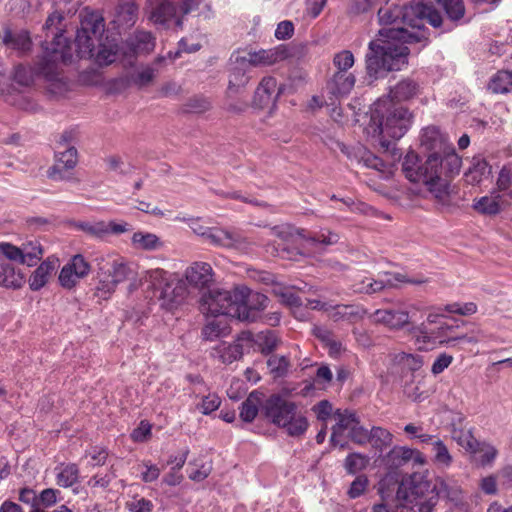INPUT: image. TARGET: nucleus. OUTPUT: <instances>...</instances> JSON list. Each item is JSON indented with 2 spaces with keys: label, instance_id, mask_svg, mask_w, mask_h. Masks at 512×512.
Segmentation results:
<instances>
[{
  "label": "nucleus",
  "instance_id": "nucleus-1",
  "mask_svg": "<svg viewBox=\"0 0 512 512\" xmlns=\"http://www.w3.org/2000/svg\"><path fill=\"white\" fill-rule=\"evenodd\" d=\"M378 19L383 27L380 38L370 41L365 56L366 73L371 80L383 78L390 71H398L408 63V43L427 40L423 30L424 21L438 28L442 25L440 13L428 0H410L407 4H386L378 10Z\"/></svg>",
  "mask_w": 512,
  "mask_h": 512
},
{
  "label": "nucleus",
  "instance_id": "nucleus-2",
  "mask_svg": "<svg viewBox=\"0 0 512 512\" xmlns=\"http://www.w3.org/2000/svg\"><path fill=\"white\" fill-rule=\"evenodd\" d=\"M412 114L401 103L389 97H381L370 109V120L365 130L369 136L378 140L381 149L390 153L393 160L400 159L401 154L395 147L411 125Z\"/></svg>",
  "mask_w": 512,
  "mask_h": 512
},
{
  "label": "nucleus",
  "instance_id": "nucleus-3",
  "mask_svg": "<svg viewBox=\"0 0 512 512\" xmlns=\"http://www.w3.org/2000/svg\"><path fill=\"white\" fill-rule=\"evenodd\" d=\"M50 46L47 42L42 44L44 54L34 68L23 65L15 67L13 79L17 84L28 87L34 82L35 76H43L51 85H57L60 80L58 63L61 61L68 64L72 61V47L67 38L58 32L55 33Z\"/></svg>",
  "mask_w": 512,
  "mask_h": 512
},
{
  "label": "nucleus",
  "instance_id": "nucleus-4",
  "mask_svg": "<svg viewBox=\"0 0 512 512\" xmlns=\"http://www.w3.org/2000/svg\"><path fill=\"white\" fill-rule=\"evenodd\" d=\"M405 177L414 183L422 182L445 208L448 202V168L436 154H429L425 163H419L418 155L408 152L402 163Z\"/></svg>",
  "mask_w": 512,
  "mask_h": 512
},
{
  "label": "nucleus",
  "instance_id": "nucleus-5",
  "mask_svg": "<svg viewBox=\"0 0 512 512\" xmlns=\"http://www.w3.org/2000/svg\"><path fill=\"white\" fill-rule=\"evenodd\" d=\"M262 411L271 423L284 428L289 436H302L308 429V420L298 412L296 403L279 394H273L267 398L262 406Z\"/></svg>",
  "mask_w": 512,
  "mask_h": 512
},
{
  "label": "nucleus",
  "instance_id": "nucleus-6",
  "mask_svg": "<svg viewBox=\"0 0 512 512\" xmlns=\"http://www.w3.org/2000/svg\"><path fill=\"white\" fill-rule=\"evenodd\" d=\"M395 507L415 505L419 512H431L438 500L436 486L425 475L414 472L397 485Z\"/></svg>",
  "mask_w": 512,
  "mask_h": 512
},
{
  "label": "nucleus",
  "instance_id": "nucleus-7",
  "mask_svg": "<svg viewBox=\"0 0 512 512\" xmlns=\"http://www.w3.org/2000/svg\"><path fill=\"white\" fill-rule=\"evenodd\" d=\"M245 290L239 287L233 290L212 289L201 298V310L211 316H229L232 318H247L243 316L245 309L241 305L244 299Z\"/></svg>",
  "mask_w": 512,
  "mask_h": 512
},
{
  "label": "nucleus",
  "instance_id": "nucleus-8",
  "mask_svg": "<svg viewBox=\"0 0 512 512\" xmlns=\"http://www.w3.org/2000/svg\"><path fill=\"white\" fill-rule=\"evenodd\" d=\"M103 31L104 19L99 14L88 13L81 19L75 38L79 58H92L95 55V45Z\"/></svg>",
  "mask_w": 512,
  "mask_h": 512
},
{
  "label": "nucleus",
  "instance_id": "nucleus-9",
  "mask_svg": "<svg viewBox=\"0 0 512 512\" xmlns=\"http://www.w3.org/2000/svg\"><path fill=\"white\" fill-rule=\"evenodd\" d=\"M191 228L195 234L208 239L214 245L234 249L242 253L251 250L252 243L237 231L205 227L198 221H193Z\"/></svg>",
  "mask_w": 512,
  "mask_h": 512
},
{
  "label": "nucleus",
  "instance_id": "nucleus-10",
  "mask_svg": "<svg viewBox=\"0 0 512 512\" xmlns=\"http://www.w3.org/2000/svg\"><path fill=\"white\" fill-rule=\"evenodd\" d=\"M416 344L419 350H431L447 342L448 326L445 315L429 314L426 322L417 328Z\"/></svg>",
  "mask_w": 512,
  "mask_h": 512
},
{
  "label": "nucleus",
  "instance_id": "nucleus-11",
  "mask_svg": "<svg viewBox=\"0 0 512 512\" xmlns=\"http://www.w3.org/2000/svg\"><path fill=\"white\" fill-rule=\"evenodd\" d=\"M97 269L108 276L116 286L125 281H135L137 272L133 264L116 256H101L96 258ZM137 287L135 282L130 283L129 290Z\"/></svg>",
  "mask_w": 512,
  "mask_h": 512
},
{
  "label": "nucleus",
  "instance_id": "nucleus-12",
  "mask_svg": "<svg viewBox=\"0 0 512 512\" xmlns=\"http://www.w3.org/2000/svg\"><path fill=\"white\" fill-rule=\"evenodd\" d=\"M398 282L419 285L424 283V280L409 278L402 273L384 272L379 274L377 279L371 277L363 278L353 285V289L356 293L372 295L385 289L396 287Z\"/></svg>",
  "mask_w": 512,
  "mask_h": 512
},
{
  "label": "nucleus",
  "instance_id": "nucleus-13",
  "mask_svg": "<svg viewBox=\"0 0 512 512\" xmlns=\"http://www.w3.org/2000/svg\"><path fill=\"white\" fill-rule=\"evenodd\" d=\"M292 56V49L288 45L281 44L271 49L250 51L248 57L237 55L235 63L250 66H266L273 65Z\"/></svg>",
  "mask_w": 512,
  "mask_h": 512
},
{
  "label": "nucleus",
  "instance_id": "nucleus-14",
  "mask_svg": "<svg viewBox=\"0 0 512 512\" xmlns=\"http://www.w3.org/2000/svg\"><path fill=\"white\" fill-rule=\"evenodd\" d=\"M145 10L149 21L165 29L169 28L171 21L175 23L179 15L173 0H146Z\"/></svg>",
  "mask_w": 512,
  "mask_h": 512
},
{
  "label": "nucleus",
  "instance_id": "nucleus-15",
  "mask_svg": "<svg viewBox=\"0 0 512 512\" xmlns=\"http://www.w3.org/2000/svg\"><path fill=\"white\" fill-rule=\"evenodd\" d=\"M421 146L429 152L436 154L442 163L448 167V142L445 136L436 126H428L423 129L421 138Z\"/></svg>",
  "mask_w": 512,
  "mask_h": 512
},
{
  "label": "nucleus",
  "instance_id": "nucleus-16",
  "mask_svg": "<svg viewBox=\"0 0 512 512\" xmlns=\"http://www.w3.org/2000/svg\"><path fill=\"white\" fill-rule=\"evenodd\" d=\"M188 295L187 284L183 279L173 278L165 282L159 295L161 307L173 310L184 303Z\"/></svg>",
  "mask_w": 512,
  "mask_h": 512
},
{
  "label": "nucleus",
  "instance_id": "nucleus-17",
  "mask_svg": "<svg viewBox=\"0 0 512 512\" xmlns=\"http://www.w3.org/2000/svg\"><path fill=\"white\" fill-rule=\"evenodd\" d=\"M77 162V149L74 146L66 147L63 151L55 153V163L48 169L47 175L55 181L68 180L69 177L65 175V171L73 169Z\"/></svg>",
  "mask_w": 512,
  "mask_h": 512
},
{
  "label": "nucleus",
  "instance_id": "nucleus-18",
  "mask_svg": "<svg viewBox=\"0 0 512 512\" xmlns=\"http://www.w3.org/2000/svg\"><path fill=\"white\" fill-rule=\"evenodd\" d=\"M464 420V416L460 413H455L452 416V422L450 423V437L466 452H476L478 441L474 438L471 427L464 424Z\"/></svg>",
  "mask_w": 512,
  "mask_h": 512
},
{
  "label": "nucleus",
  "instance_id": "nucleus-19",
  "mask_svg": "<svg viewBox=\"0 0 512 512\" xmlns=\"http://www.w3.org/2000/svg\"><path fill=\"white\" fill-rule=\"evenodd\" d=\"M385 465L390 469H398L410 463L415 465H423L425 463L424 456L415 449L395 446L384 458Z\"/></svg>",
  "mask_w": 512,
  "mask_h": 512
},
{
  "label": "nucleus",
  "instance_id": "nucleus-20",
  "mask_svg": "<svg viewBox=\"0 0 512 512\" xmlns=\"http://www.w3.org/2000/svg\"><path fill=\"white\" fill-rule=\"evenodd\" d=\"M281 93L282 88L274 77H264L255 90L253 105L261 109L274 105Z\"/></svg>",
  "mask_w": 512,
  "mask_h": 512
},
{
  "label": "nucleus",
  "instance_id": "nucleus-21",
  "mask_svg": "<svg viewBox=\"0 0 512 512\" xmlns=\"http://www.w3.org/2000/svg\"><path fill=\"white\" fill-rule=\"evenodd\" d=\"M185 278L191 286L205 289L214 282V272L209 263L194 262L186 269Z\"/></svg>",
  "mask_w": 512,
  "mask_h": 512
},
{
  "label": "nucleus",
  "instance_id": "nucleus-22",
  "mask_svg": "<svg viewBox=\"0 0 512 512\" xmlns=\"http://www.w3.org/2000/svg\"><path fill=\"white\" fill-rule=\"evenodd\" d=\"M239 290H245L244 299L241 302V305L245 309L243 316H248L247 318H239L240 321L254 322L258 317V312L264 310L269 302V299L266 295L253 292L247 287H239Z\"/></svg>",
  "mask_w": 512,
  "mask_h": 512
},
{
  "label": "nucleus",
  "instance_id": "nucleus-23",
  "mask_svg": "<svg viewBox=\"0 0 512 512\" xmlns=\"http://www.w3.org/2000/svg\"><path fill=\"white\" fill-rule=\"evenodd\" d=\"M509 196H511V193L493 191L490 195L478 199L473 207L481 214L496 215L509 205Z\"/></svg>",
  "mask_w": 512,
  "mask_h": 512
},
{
  "label": "nucleus",
  "instance_id": "nucleus-24",
  "mask_svg": "<svg viewBox=\"0 0 512 512\" xmlns=\"http://www.w3.org/2000/svg\"><path fill=\"white\" fill-rule=\"evenodd\" d=\"M0 38L8 49L18 51L19 53H26L32 47L30 33L25 29L12 30L6 27L0 34Z\"/></svg>",
  "mask_w": 512,
  "mask_h": 512
},
{
  "label": "nucleus",
  "instance_id": "nucleus-25",
  "mask_svg": "<svg viewBox=\"0 0 512 512\" xmlns=\"http://www.w3.org/2000/svg\"><path fill=\"white\" fill-rule=\"evenodd\" d=\"M370 318L375 323H382L392 329H399L409 322V315L403 310L378 309Z\"/></svg>",
  "mask_w": 512,
  "mask_h": 512
},
{
  "label": "nucleus",
  "instance_id": "nucleus-26",
  "mask_svg": "<svg viewBox=\"0 0 512 512\" xmlns=\"http://www.w3.org/2000/svg\"><path fill=\"white\" fill-rule=\"evenodd\" d=\"M355 85V76L348 72H336L327 82L326 90L334 97L345 96Z\"/></svg>",
  "mask_w": 512,
  "mask_h": 512
},
{
  "label": "nucleus",
  "instance_id": "nucleus-27",
  "mask_svg": "<svg viewBox=\"0 0 512 512\" xmlns=\"http://www.w3.org/2000/svg\"><path fill=\"white\" fill-rule=\"evenodd\" d=\"M138 19V6L133 0H120L114 22L118 27L128 29L134 26Z\"/></svg>",
  "mask_w": 512,
  "mask_h": 512
},
{
  "label": "nucleus",
  "instance_id": "nucleus-28",
  "mask_svg": "<svg viewBox=\"0 0 512 512\" xmlns=\"http://www.w3.org/2000/svg\"><path fill=\"white\" fill-rule=\"evenodd\" d=\"M237 55L238 54L234 53L230 58L233 67L231 68L229 85L227 88L228 97L239 94L249 81V76L246 75V68L249 65H240L239 63H235V57Z\"/></svg>",
  "mask_w": 512,
  "mask_h": 512
},
{
  "label": "nucleus",
  "instance_id": "nucleus-29",
  "mask_svg": "<svg viewBox=\"0 0 512 512\" xmlns=\"http://www.w3.org/2000/svg\"><path fill=\"white\" fill-rule=\"evenodd\" d=\"M419 84L411 78H406L398 82L390 89L386 97L393 99L397 103L407 101L415 97L419 93Z\"/></svg>",
  "mask_w": 512,
  "mask_h": 512
},
{
  "label": "nucleus",
  "instance_id": "nucleus-30",
  "mask_svg": "<svg viewBox=\"0 0 512 512\" xmlns=\"http://www.w3.org/2000/svg\"><path fill=\"white\" fill-rule=\"evenodd\" d=\"M332 312L330 317L334 321L346 320L350 322H356L364 317L367 313L366 309H364L360 305L355 304H338L335 306H331Z\"/></svg>",
  "mask_w": 512,
  "mask_h": 512
},
{
  "label": "nucleus",
  "instance_id": "nucleus-31",
  "mask_svg": "<svg viewBox=\"0 0 512 512\" xmlns=\"http://www.w3.org/2000/svg\"><path fill=\"white\" fill-rule=\"evenodd\" d=\"M55 269V261L50 258L43 261L29 278V286L33 291H38L48 282Z\"/></svg>",
  "mask_w": 512,
  "mask_h": 512
},
{
  "label": "nucleus",
  "instance_id": "nucleus-32",
  "mask_svg": "<svg viewBox=\"0 0 512 512\" xmlns=\"http://www.w3.org/2000/svg\"><path fill=\"white\" fill-rule=\"evenodd\" d=\"M24 283V277L20 271L9 262L0 264V285L5 288L18 289Z\"/></svg>",
  "mask_w": 512,
  "mask_h": 512
},
{
  "label": "nucleus",
  "instance_id": "nucleus-33",
  "mask_svg": "<svg viewBox=\"0 0 512 512\" xmlns=\"http://www.w3.org/2000/svg\"><path fill=\"white\" fill-rule=\"evenodd\" d=\"M488 89L494 94L512 92V71L507 69L497 71L488 83Z\"/></svg>",
  "mask_w": 512,
  "mask_h": 512
},
{
  "label": "nucleus",
  "instance_id": "nucleus-34",
  "mask_svg": "<svg viewBox=\"0 0 512 512\" xmlns=\"http://www.w3.org/2000/svg\"><path fill=\"white\" fill-rule=\"evenodd\" d=\"M211 355L218 358L224 364H231L243 356L241 347L234 342L231 344L225 342L220 343L213 348Z\"/></svg>",
  "mask_w": 512,
  "mask_h": 512
},
{
  "label": "nucleus",
  "instance_id": "nucleus-35",
  "mask_svg": "<svg viewBox=\"0 0 512 512\" xmlns=\"http://www.w3.org/2000/svg\"><path fill=\"white\" fill-rule=\"evenodd\" d=\"M490 172V166L484 159L474 158L472 166L465 173V180L469 184L476 185L487 178Z\"/></svg>",
  "mask_w": 512,
  "mask_h": 512
},
{
  "label": "nucleus",
  "instance_id": "nucleus-36",
  "mask_svg": "<svg viewBox=\"0 0 512 512\" xmlns=\"http://www.w3.org/2000/svg\"><path fill=\"white\" fill-rule=\"evenodd\" d=\"M212 103L209 98L202 95H194L186 100L180 108L182 114H202L210 110Z\"/></svg>",
  "mask_w": 512,
  "mask_h": 512
},
{
  "label": "nucleus",
  "instance_id": "nucleus-37",
  "mask_svg": "<svg viewBox=\"0 0 512 512\" xmlns=\"http://www.w3.org/2000/svg\"><path fill=\"white\" fill-rule=\"evenodd\" d=\"M337 423L332 427V434L330 438L331 444H336V437L340 435L343 431H350L351 428L358 422V418L354 413L349 411L341 412L338 410L336 412Z\"/></svg>",
  "mask_w": 512,
  "mask_h": 512
},
{
  "label": "nucleus",
  "instance_id": "nucleus-38",
  "mask_svg": "<svg viewBox=\"0 0 512 512\" xmlns=\"http://www.w3.org/2000/svg\"><path fill=\"white\" fill-rule=\"evenodd\" d=\"M21 252L23 254V264L34 266L43 257L44 250L38 240H30L22 243Z\"/></svg>",
  "mask_w": 512,
  "mask_h": 512
},
{
  "label": "nucleus",
  "instance_id": "nucleus-39",
  "mask_svg": "<svg viewBox=\"0 0 512 512\" xmlns=\"http://www.w3.org/2000/svg\"><path fill=\"white\" fill-rule=\"evenodd\" d=\"M131 46L136 53H149L155 47V38L151 32L136 31L131 38Z\"/></svg>",
  "mask_w": 512,
  "mask_h": 512
},
{
  "label": "nucleus",
  "instance_id": "nucleus-40",
  "mask_svg": "<svg viewBox=\"0 0 512 512\" xmlns=\"http://www.w3.org/2000/svg\"><path fill=\"white\" fill-rule=\"evenodd\" d=\"M256 348L265 355L272 353L279 344V339L272 330L261 331L256 334Z\"/></svg>",
  "mask_w": 512,
  "mask_h": 512
},
{
  "label": "nucleus",
  "instance_id": "nucleus-41",
  "mask_svg": "<svg viewBox=\"0 0 512 512\" xmlns=\"http://www.w3.org/2000/svg\"><path fill=\"white\" fill-rule=\"evenodd\" d=\"M370 441L374 448L382 452L385 448L389 447L392 443L393 436L387 430L379 426H374L370 430Z\"/></svg>",
  "mask_w": 512,
  "mask_h": 512
},
{
  "label": "nucleus",
  "instance_id": "nucleus-42",
  "mask_svg": "<svg viewBox=\"0 0 512 512\" xmlns=\"http://www.w3.org/2000/svg\"><path fill=\"white\" fill-rule=\"evenodd\" d=\"M203 0H177V11L178 17L175 21V28L182 30L184 27L185 16L199 9L200 4Z\"/></svg>",
  "mask_w": 512,
  "mask_h": 512
},
{
  "label": "nucleus",
  "instance_id": "nucleus-43",
  "mask_svg": "<svg viewBox=\"0 0 512 512\" xmlns=\"http://www.w3.org/2000/svg\"><path fill=\"white\" fill-rule=\"evenodd\" d=\"M369 463V458L361 453H350L344 461V468L346 472L350 475H355L356 473L364 470Z\"/></svg>",
  "mask_w": 512,
  "mask_h": 512
},
{
  "label": "nucleus",
  "instance_id": "nucleus-44",
  "mask_svg": "<svg viewBox=\"0 0 512 512\" xmlns=\"http://www.w3.org/2000/svg\"><path fill=\"white\" fill-rule=\"evenodd\" d=\"M228 333V326L220 320L209 321L202 329V336L207 341H214Z\"/></svg>",
  "mask_w": 512,
  "mask_h": 512
},
{
  "label": "nucleus",
  "instance_id": "nucleus-45",
  "mask_svg": "<svg viewBox=\"0 0 512 512\" xmlns=\"http://www.w3.org/2000/svg\"><path fill=\"white\" fill-rule=\"evenodd\" d=\"M289 365L290 363L286 356L272 355L267 360V367L273 378L286 376Z\"/></svg>",
  "mask_w": 512,
  "mask_h": 512
},
{
  "label": "nucleus",
  "instance_id": "nucleus-46",
  "mask_svg": "<svg viewBox=\"0 0 512 512\" xmlns=\"http://www.w3.org/2000/svg\"><path fill=\"white\" fill-rule=\"evenodd\" d=\"M97 277H98V284L95 288V297L101 300H107L111 297V295L116 290V285L112 283L110 278L104 274H102V271H99L97 269Z\"/></svg>",
  "mask_w": 512,
  "mask_h": 512
},
{
  "label": "nucleus",
  "instance_id": "nucleus-47",
  "mask_svg": "<svg viewBox=\"0 0 512 512\" xmlns=\"http://www.w3.org/2000/svg\"><path fill=\"white\" fill-rule=\"evenodd\" d=\"M74 227L82 232L86 233L89 236L96 238H103L107 235V228L105 221H97V222H87V221H78L74 224Z\"/></svg>",
  "mask_w": 512,
  "mask_h": 512
},
{
  "label": "nucleus",
  "instance_id": "nucleus-48",
  "mask_svg": "<svg viewBox=\"0 0 512 512\" xmlns=\"http://www.w3.org/2000/svg\"><path fill=\"white\" fill-rule=\"evenodd\" d=\"M470 454L475 455V461L481 465L486 466L490 465L497 456V450L494 446L490 444H479L476 447V452H470Z\"/></svg>",
  "mask_w": 512,
  "mask_h": 512
},
{
  "label": "nucleus",
  "instance_id": "nucleus-49",
  "mask_svg": "<svg viewBox=\"0 0 512 512\" xmlns=\"http://www.w3.org/2000/svg\"><path fill=\"white\" fill-rule=\"evenodd\" d=\"M79 470L77 465L69 464L61 468L57 474V483L59 486L67 488L75 484L78 480Z\"/></svg>",
  "mask_w": 512,
  "mask_h": 512
},
{
  "label": "nucleus",
  "instance_id": "nucleus-50",
  "mask_svg": "<svg viewBox=\"0 0 512 512\" xmlns=\"http://www.w3.org/2000/svg\"><path fill=\"white\" fill-rule=\"evenodd\" d=\"M306 240L313 245H322L327 247L336 244L339 241V236L328 229H322L307 237Z\"/></svg>",
  "mask_w": 512,
  "mask_h": 512
},
{
  "label": "nucleus",
  "instance_id": "nucleus-51",
  "mask_svg": "<svg viewBox=\"0 0 512 512\" xmlns=\"http://www.w3.org/2000/svg\"><path fill=\"white\" fill-rule=\"evenodd\" d=\"M395 361L403 370H408L410 372L419 370L423 365V361L420 356L408 353L397 354Z\"/></svg>",
  "mask_w": 512,
  "mask_h": 512
},
{
  "label": "nucleus",
  "instance_id": "nucleus-52",
  "mask_svg": "<svg viewBox=\"0 0 512 512\" xmlns=\"http://www.w3.org/2000/svg\"><path fill=\"white\" fill-rule=\"evenodd\" d=\"M132 243L145 250L156 249L159 239L155 234L136 232L132 236Z\"/></svg>",
  "mask_w": 512,
  "mask_h": 512
},
{
  "label": "nucleus",
  "instance_id": "nucleus-53",
  "mask_svg": "<svg viewBox=\"0 0 512 512\" xmlns=\"http://www.w3.org/2000/svg\"><path fill=\"white\" fill-rule=\"evenodd\" d=\"M172 279V275L167 271L156 268L151 269L146 272V280L158 290H162V287L165 285V282H169Z\"/></svg>",
  "mask_w": 512,
  "mask_h": 512
},
{
  "label": "nucleus",
  "instance_id": "nucleus-54",
  "mask_svg": "<svg viewBox=\"0 0 512 512\" xmlns=\"http://www.w3.org/2000/svg\"><path fill=\"white\" fill-rule=\"evenodd\" d=\"M258 399L253 397V394H250L249 397L242 402L240 407V418L244 422H252L258 413Z\"/></svg>",
  "mask_w": 512,
  "mask_h": 512
},
{
  "label": "nucleus",
  "instance_id": "nucleus-55",
  "mask_svg": "<svg viewBox=\"0 0 512 512\" xmlns=\"http://www.w3.org/2000/svg\"><path fill=\"white\" fill-rule=\"evenodd\" d=\"M189 450L186 449L182 455L179 457V460L177 461V464L171 468V472H169L163 479V482L166 483L169 486H176L179 485L182 480L183 476L178 474V471L184 466L187 456H188Z\"/></svg>",
  "mask_w": 512,
  "mask_h": 512
},
{
  "label": "nucleus",
  "instance_id": "nucleus-56",
  "mask_svg": "<svg viewBox=\"0 0 512 512\" xmlns=\"http://www.w3.org/2000/svg\"><path fill=\"white\" fill-rule=\"evenodd\" d=\"M273 293L280 298L281 302L290 307H300L302 306L301 298L293 293L290 289L275 286L273 288Z\"/></svg>",
  "mask_w": 512,
  "mask_h": 512
},
{
  "label": "nucleus",
  "instance_id": "nucleus-57",
  "mask_svg": "<svg viewBox=\"0 0 512 512\" xmlns=\"http://www.w3.org/2000/svg\"><path fill=\"white\" fill-rule=\"evenodd\" d=\"M156 72L153 67L146 66L131 75V82L140 88L148 86L154 80Z\"/></svg>",
  "mask_w": 512,
  "mask_h": 512
},
{
  "label": "nucleus",
  "instance_id": "nucleus-58",
  "mask_svg": "<svg viewBox=\"0 0 512 512\" xmlns=\"http://www.w3.org/2000/svg\"><path fill=\"white\" fill-rule=\"evenodd\" d=\"M358 152L361 154L359 161H363L364 165L378 171H383L386 168L384 160L378 156L366 151L364 147L359 146Z\"/></svg>",
  "mask_w": 512,
  "mask_h": 512
},
{
  "label": "nucleus",
  "instance_id": "nucleus-59",
  "mask_svg": "<svg viewBox=\"0 0 512 512\" xmlns=\"http://www.w3.org/2000/svg\"><path fill=\"white\" fill-rule=\"evenodd\" d=\"M79 279L84 278L90 272V264L81 254H77L67 263Z\"/></svg>",
  "mask_w": 512,
  "mask_h": 512
},
{
  "label": "nucleus",
  "instance_id": "nucleus-60",
  "mask_svg": "<svg viewBox=\"0 0 512 512\" xmlns=\"http://www.w3.org/2000/svg\"><path fill=\"white\" fill-rule=\"evenodd\" d=\"M333 64L337 67V72L348 71L354 64V56L351 51L343 50L334 56Z\"/></svg>",
  "mask_w": 512,
  "mask_h": 512
},
{
  "label": "nucleus",
  "instance_id": "nucleus-61",
  "mask_svg": "<svg viewBox=\"0 0 512 512\" xmlns=\"http://www.w3.org/2000/svg\"><path fill=\"white\" fill-rule=\"evenodd\" d=\"M349 438L358 445H364L370 441V431L360 425V421L351 428L348 433Z\"/></svg>",
  "mask_w": 512,
  "mask_h": 512
},
{
  "label": "nucleus",
  "instance_id": "nucleus-62",
  "mask_svg": "<svg viewBox=\"0 0 512 512\" xmlns=\"http://www.w3.org/2000/svg\"><path fill=\"white\" fill-rule=\"evenodd\" d=\"M428 443L431 444V450L434 453V459L437 463L448 464V449L443 441L439 439H433Z\"/></svg>",
  "mask_w": 512,
  "mask_h": 512
},
{
  "label": "nucleus",
  "instance_id": "nucleus-63",
  "mask_svg": "<svg viewBox=\"0 0 512 512\" xmlns=\"http://www.w3.org/2000/svg\"><path fill=\"white\" fill-rule=\"evenodd\" d=\"M368 484H369V481H368L367 476H365V475L357 476L350 485V488L347 492L348 496L351 499L358 498L365 492V490L368 487Z\"/></svg>",
  "mask_w": 512,
  "mask_h": 512
},
{
  "label": "nucleus",
  "instance_id": "nucleus-64",
  "mask_svg": "<svg viewBox=\"0 0 512 512\" xmlns=\"http://www.w3.org/2000/svg\"><path fill=\"white\" fill-rule=\"evenodd\" d=\"M377 3V0H351L348 8L350 15H360L369 12Z\"/></svg>",
  "mask_w": 512,
  "mask_h": 512
}]
</instances>
